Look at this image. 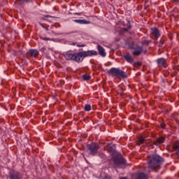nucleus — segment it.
I'll list each match as a JSON object with an SVG mask.
<instances>
[{
	"label": "nucleus",
	"instance_id": "obj_31",
	"mask_svg": "<svg viewBox=\"0 0 179 179\" xmlns=\"http://www.w3.org/2000/svg\"><path fill=\"white\" fill-rule=\"evenodd\" d=\"M178 156L179 157V150H178V151L176 152Z\"/></svg>",
	"mask_w": 179,
	"mask_h": 179
},
{
	"label": "nucleus",
	"instance_id": "obj_28",
	"mask_svg": "<svg viewBox=\"0 0 179 179\" xmlns=\"http://www.w3.org/2000/svg\"><path fill=\"white\" fill-rule=\"evenodd\" d=\"M122 30V31H126V32L128 31V29L127 28H123Z\"/></svg>",
	"mask_w": 179,
	"mask_h": 179
},
{
	"label": "nucleus",
	"instance_id": "obj_30",
	"mask_svg": "<svg viewBox=\"0 0 179 179\" xmlns=\"http://www.w3.org/2000/svg\"><path fill=\"white\" fill-rule=\"evenodd\" d=\"M74 15H78L79 16H80L81 13H74Z\"/></svg>",
	"mask_w": 179,
	"mask_h": 179
},
{
	"label": "nucleus",
	"instance_id": "obj_12",
	"mask_svg": "<svg viewBox=\"0 0 179 179\" xmlns=\"http://www.w3.org/2000/svg\"><path fill=\"white\" fill-rule=\"evenodd\" d=\"M97 50L99 52V55H101V57H106L107 55V53L106 52V50L104 49V48H103V46L98 45Z\"/></svg>",
	"mask_w": 179,
	"mask_h": 179
},
{
	"label": "nucleus",
	"instance_id": "obj_5",
	"mask_svg": "<svg viewBox=\"0 0 179 179\" xmlns=\"http://www.w3.org/2000/svg\"><path fill=\"white\" fill-rule=\"evenodd\" d=\"M129 48H131V50H134L132 52L133 55L139 57V55H141V54H142V52H143V48L141 46H139L137 44H135L134 42L130 43L129 44Z\"/></svg>",
	"mask_w": 179,
	"mask_h": 179
},
{
	"label": "nucleus",
	"instance_id": "obj_4",
	"mask_svg": "<svg viewBox=\"0 0 179 179\" xmlns=\"http://www.w3.org/2000/svg\"><path fill=\"white\" fill-rule=\"evenodd\" d=\"M113 164L117 167H121V169H125L128 164H127V160L121 155H115L112 157Z\"/></svg>",
	"mask_w": 179,
	"mask_h": 179
},
{
	"label": "nucleus",
	"instance_id": "obj_15",
	"mask_svg": "<svg viewBox=\"0 0 179 179\" xmlns=\"http://www.w3.org/2000/svg\"><path fill=\"white\" fill-rule=\"evenodd\" d=\"M145 141L146 138L145 137L140 136L138 138V145H143V143H145Z\"/></svg>",
	"mask_w": 179,
	"mask_h": 179
},
{
	"label": "nucleus",
	"instance_id": "obj_13",
	"mask_svg": "<svg viewBox=\"0 0 179 179\" xmlns=\"http://www.w3.org/2000/svg\"><path fill=\"white\" fill-rule=\"evenodd\" d=\"M75 23H78V24H90V21L86 20H73Z\"/></svg>",
	"mask_w": 179,
	"mask_h": 179
},
{
	"label": "nucleus",
	"instance_id": "obj_25",
	"mask_svg": "<svg viewBox=\"0 0 179 179\" xmlns=\"http://www.w3.org/2000/svg\"><path fill=\"white\" fill-rule=\"evenodd\" d=\"M99 157H101V159H105L106 158V155H104L103 153H100L99 154Z\"/></svg>",
	"mask_w": 179,
	"mask_h": 179
},
{
	"label": "nucleus",
	"instance_id": "obj_33",
	"mask_svg": "<svg viewBox=\"0 0 179 179\" xmlns=\"http://www.w3.org/2000/svg\"><path fill=\"white\" fill-rule=\"evenodd\" d=\"M50 15H46L45 17H50Z\"/></svg>",
	"mask_w": 179,
	"mask_h": 179
},
{
	"label": "nucleus",
	"instance_id": "obj_32",
	"mask_svg": "<svg viewBox=\"0 0 179 179\" xmlns=\"http://www.w3.org/2000/svg\"><path fill=\"white\" fill-rule=\"evenodd\" d=\"M120 179H127V178L125 177H122V178H120Z\"/></svg>",
	"mask_w": 179,
	"mask_h": 179
},
{
	"label": "nucleus",
	"instance_id": "obj_18",
	"mask_svg": "<svg viewBox=\"0 0 179 179\" xmlns=\"http://www.w3.org/2000/svg\"><path fill=\"white\" fill-rule=\"evenodd\" d=\"M85 111H90L92 110V106L90 104L85 105L84 108Z\"/></svg>",
	"mask_w": 179,
	"mask_h": 179
},
{
	"label": "nucleus",
	"instance_id": "obj_23",
	"mask_svg": "<svg viewBox=\"0 0 179 179\" xmlns=\"http://www.w3.org/2000/svg\"><path fill=\"white\" fill-rule=\"evenodd\" d=\"M40 38L41 39V40H43V41H50V38H48V37H43V36H40Z\"/></svg>",
	"mask_w": 179,
	"mask_h": 179
},
{
	"label": "nucleus",
	"instance_id": "obj_11",
	"mask_svg": "<svg viewBox=\"0 0 179 179\" xmlns=\"http://www.w3.org/2000/svg\"><path fill=\"white\" fill-rule=\"evenodd\" d=\"M151 34L155 38H159L160 37V31L157 27L151 28Z\"/></svg>",
	"mask_w": 179,
	"mask_h": 179
},
{
	"label": "nucleus",
	"instance_id": "obj_8",
	"mask_svg": "<svg viewBox=\"0 0 179 179\" xmlns=\"http://www.w3.org/2000/svg\"><path fill=\"white\" fill-rule=\"evenodd\" d=\"M9 178L10 179H23V176H22V173L19 171H11L9 173Z\"/></svg>",
	"mask_w": 179,
	"mask_h": 179
},
{
	"label": "nucleus",
	"instance_id": "obj_9",
	"mask_svg": "<svg viewBox=\"0 0 179 179\" xmlns=\"http://www.w3.org/2000/svg\"><path fill=\"white\" fill-rule=\"evenodd\" d=\"M157 64L158 66L166 68L167 66V60L163 57H161L157 59Z\"/></svg>",
	"mask_w": 179,
	"mask_h": 179
},
{
	"label": "nucleus",
	"instance_id": "obj_10",
	"mask_svg": "<svg viewBox=\"0 0 179 179\" xmlns=\"http://www.w3.org/2000/svg\"><path fill=\"white\" fill-rule=\"evenodd\" d=\"M27 55L32 58H36V57H38V50L36 49H30L27 52Z\"/></svg>",
	"mask_w": 179,
	"mask_h": 179
},
{
	"label": "nucleus",
	"instance_id": "obj_14",
	"mask_svg": "<svg viewBox=\"0 0 179 179\" xmlns=\"http://www.w3.org/2000/svg\"><path fill=\"white\" fill-rule=\"evenodd\" d=\"M123 57L129 64H132V62H134V59L132 58V57H131V55H129V54L124 55Z\"/></svg>",
	"mask_w": 179,
	"mask_h": 179
},
{
	"label": "nucleus",
	"instance_id": "obj_21",
	"mask_svg": "<svg viewBox=\"0 0 179 179\" xmlns=\"http://www.w3.org/2000/svg\"><path fill=\"white\" fill-rule=\"evenodd\" d=\"M19 1L20 2H21L22 3H29V2H32L33 0H17Z\"/></svg>",
	"mask_w": 179,
	"mask_h": 179
},
{
	"label": "nucleus",
	"instance_id": "obj_7",
	"mask_svg": "<svg viewBox=\"0 0 179 179\" xmlns=\"http://www.w3.org/2000/svg\"><path fill=\"white\" fill-rule=\"evenodd\" d=\"M164 141H166V138L163 136H161L158 138H156V141H154L152 142H151L150 143H149L150 146H154V145L155 146H160V145H162V143H164Z\"/></svg>",
	"mask_w": 179,
	"mask_h": 179
},
{
	"label": "nucleus",
	"instance_id": "obj_3",
	"mask_svg": "<svg viewBox=\"0 0 179 179\" xmlns=\"http://www.w3.org/2000/svg\"><path fill=\"white\" fill-rule=\"evenodd\" d=\"M108 73L110 76L117 78V79H127V78H128V76H127V73L121 70V69L120 68H111L108 71Z\"/></svg>",
	"mask_w": 179,
	"mask_h": 179
},
{
	"label": "nucleus",
	"instance_id": "obj_27",
	"mask_svg": "<svg viewBox=\"0 0 179 179\" xmlns=\"http://www.w3.org/2000/svg\"><path fill=\"white\" fill-rule=\"evenodd\" d=\"M161 127H162V128L163 129H164V128H166V124L162 123V124H161Z\"/></svg>",
	"mask_w": 179,
	"mask_h": 179
},
{
	"label": "nucleus",
	"instance_id": "obj_24",
	"mask_svg": "<svg viewBox=\"0 0 179 179\" xmlns=\"http://www.w3.org/2000/svg\"><path fill=\"white\" fill-rule=\"evenodd\" d=\"M149 43H150L149 41L145 40L143 42H142V45H146L148 47V45H149Z\"/></svg>",
	"mask_w": 179,
	"mask_h": 179
},
{
	"label": "nucleus",
	"instance_id": "obj_16",
	"mask_svg": "<svg viewBox=\"0 0 179 179\" xmlns=\"http://www.w3.org/2000/svg\"><path fill=\"white\" fill-rule=\"evenodd\" d=\"M136 179H148V177L145 173H138L136 175Z\"/></svg>",
	"mask_w": 179,
	"mask_h": 179
},
{
	"label": "nucleus",
	"instance_id": "obj_22",
	"mask_svg": "<svg viewBox=\"0 0 179 179\" xmlns=\"http://www.w3.org/2000/svg\"><path fill=\"white\" fill-rule=\"evenodd\" d=\"M126 26L128 27V29H132V26L131 25V22L129 20H127Z\"/></svg>",
	"mask_w": 179,
	"mask_h": 179
},
{
	"label": "nucleus",
	"instance_id": "obj_17",
	"mask_svg": "<svg viewBox=\"0 0 179 179\" xmlns=\"http://www.w3.org/2000/svg\"><path fill=\"white\" fill-rule=\"evenodd\" d=\"M90 78H91L90 76L87 74H84L83 76V80H90Z\"/></svg>",
	"mask_w": 179,
	"mask_h": 179
},
{
	"label": "nucleus",
	"instance_id": "obj_29",
	"mask_svg": "<svg viewBox=\"0 0 179 179\" xmlns=\"http://www.w3.org/2000/svg\"><path fill=\"white\" fill-rule=\"evenodd\" d=\"M77 47H85V44H83V45H77Z\"/></svg>",
	"mask_w": 179,
	"mask_h": 179
},
{
	"label": "nucleus",
	"instance_id": "obj_26",
	"mask_svg": "<svg viewBox=\"0 0 179 179\" xmlns=\"http://www.w3.org/2000/svg\"><path fill=\"white\" fill-rule=\"evenodd\" d=\"M135 65L136 66H141V65H142V63H141L140 62H137L135 63Z\"/></svg>",
	"mask_w": 179,
	"mask_h": 179
},
{
	"label": "nucleus",
	"instance_id": "obj_2",
	"mask_svg": "<svg viewBox=\"0 0 179 179\" xmlns=\"http://www.w3.org/2000/svg\"><path fill=\"white\" fill-rule=\"evenodd\" d=\"M164 162V159L162 157L155 155H152L150 160L148 161V167L151 170H156V169H160L162 163Z\"/></svg>",
	"mask_w": 179,
	"mask_h": 179
},
{
	"label": "nucleus",
	"instance_id": "obj_35",
	"mask_svg": "<svg viewBox=\"0 0 179 179\" xmlns=\"http://www.w3.org/2000/svg\"><path fill=\"white\" fill-rule=\"evenodd\" d=\"M145 52H146V50L145 51Z\"/></svg>",
	"mask_w": 179,
	"mask_h": 179
},
{
	"label": "nucleus",
	"instance_id": "obj_6",
	"mask_svg": "<svg viewBox=\"0 0 179 179\" xmlns=\"http://www.w3.org/2000/svg\"><path fill=\"white\" fill-rule=\"evenodd\" d=\"M99 149L100 146L99 145V144L92 143L91 144L87 145V152H88L89 154L91 155V156H96Z\"/></svg>",
	"mask_w": 179,
	"mask_h": 179
},
{
	"label": "nucleus",
	"instance_id": "obj_19",
	"mask_svg": "<svg viewBox=\"0 0 179 179\" xmlns=\"http://www.w3.org/2000/svg\"><path fill=\"white\" fill-rule=\"evenodd\" d=\"M106 148L108 149L109 152H114V148H113V145L112 144H108Z\"/></svg>",
	"mask_w": 179,
	"mask_h": 179
},
{
	"label": "nucleus",
	"instance_id": "obj_20",
	"mask_svg": "<svg viewBox=\"0 0 179 179\" xmlns=\"http://www.w3.org/2000/svg\"><path fill=\"white\" fill-rule=\"evenodd\" d=\"M173 149L176 150V152H178L179 150V143H176L173 145Z\"/></svg>",
	"mask_w": 179,
	"mask_h": 179
},
{
	"label": "nucleus",
	"instance_id": "obj_34",
	"mask_svg": "<svg viewBox=\"0 0 179 179\" xmlns=\"http://www.w3.org/2000/svg\"><path fill=\"white\" fill-rule=\"evenodd\" d=\"M161 44H163V42L161 41Z\"/></svg>",
	"mask_w": 179,
	"mask_h": 179
},
{
	"label": "nucleus",
	"instance_id": "obj_1",
	"mask_svg": "<svg viewBox=\"0 0 179 179\" xmlns=\"http://www.w3.org/2000/svg\"><path fill=\"white\" fill-rule=\"evenodd\" d=\"M63 55L66 61H74L75 62H82L87 57H93L97 55V51L88 50L72 53L71 51H67L63 53Z\"/></svg>",
	"mask_w": 179,
	"mask_h": 179
}]
</instances>
